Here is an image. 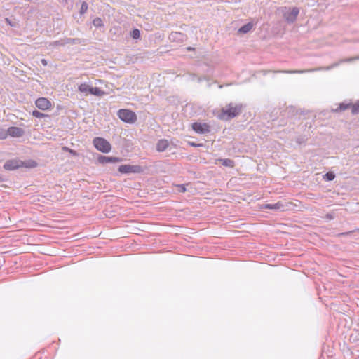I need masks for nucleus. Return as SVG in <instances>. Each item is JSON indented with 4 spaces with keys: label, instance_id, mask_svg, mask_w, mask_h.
<instances>
[{
    "label": "nucleus",
    "instance_id": "e433bc0d",
    "mask_svg": "<svg viewBox=\"0 0 359 359\" xmlns=\"http://www.w3.org/2000/svg\"><path fill=\"white\" fill-rule=\"evenodd\" d=\"M41 62L43 65H46V61L44 59H43Z\"/></svg>",
    "mask_w": 359,
    "mask_h": 359
},
{
    "label": "nucleus",
    "instance_id": "39448f33",
    "mask_svg": "<svg viewBox=\"0 0 359 359\" xmlns=\"http://www.w3.org/2000/svg\"><path fill=\"white\" fill-rule=\"evenodd\" d=\"M118 172L123 174L141 173L143 168L139 165H121L118 168Z\"/></svg>",
    "mask_w": 359,
    "mask_h": 359
},
{
    "label": "nucleus",
    "instance_id": "4be33fe9",
    "mask_svg": "<svg viewBox=\"0 0 359 359\" xmlns=\"http://www.w3.org/2000/svg\"><path fill=\"white\" fill-rule=\"evenodd\" d=\"M65 46V39L50 42L49 43L50 47H55V46Z\"/></svg>",
    "mask_w": 359,
    "mask_h": 359
},
{
    "label": "nucleus",
    "instance_id": "393cba45",
    "mask_svg": "<svg viewBox=\"0 0 359 359\" xmlns=\"http://www.w3.org/2000/svg\"><path fill=\"white\" fill-rule=\"evenodd\" d=\"M351 113L353 114H359V100L351 105Z\"/></svg>",
    "mask_w": 359,
    "mask_h": 359
},
{
    "label": "nucleus",
    "instance_id": "58836bf2",
    "mask_svg": "<svg viewBox=\"0 0 359 359\" xmlns=\"http://www.w3.org/2000/svg\"><path fill=\"white\" fill-rule=\"evenodd\" d=\"M6 20L9 23V25L13 26V25L11 24V22H10L8 18H6Z\"/></svg>",
    "mask_w": 359,
    "mask_h": 359
},
{
    "label": "nucleus",
    "instance_id": "c9c22d12",
    "mask_svg": "<svg viewBox=\"0 0 359 359\" xmlns=\"http://www.w3.org/2000/svg\"><path fill=\"white\" fill-rule=\"evenodd\" d=\"M4 181H5V179L4 177H2L1 176H0V182H4Z\"/></svg>",
    "mask_w": 359,
    "mask_h": 359
},
{
    "label": "nucleus",
    "instance_id": "bb28decb",
    "mask_svg": "<svg viewBox=\"0 0 359 359\" xmlns=\"http://www.w3.org/2000/svg\"><path fill=\"white\" fill-rule=\"evenodd\" d=\"M335 175L332 172H327L323 177V178L327 181H332Z\"/></svg>",
    "mask_w": 359,
    "mask_h": 359
},
{
    "label": "nucleus",
    "instance_id": "f257e3e1",
    "mask_svg": "<svg viewBox=\"0 0 359 359\" xmlns=\"http://www.w3.org/2000/svg\"><path fill=\"white\" fill-rule=\"evenodd\" d=\"M243 109L242 104L229 103L225 108H222L218 118L221 120H231L241 114Z\"/></svg>",
    "mask_w": 359,
    "mask_h": 359
},
{
    "label": "nucleus",
    "instance_id": "b1692460",
    "mask_svg": "<svg viewBox=\"0 0 359 359\" xmlns=\"http://www.w3.org/2000/svg\"><path fill=\"white\" fill-rule=\"evenodd\" d=\"M130 36L133 39H139L140 37V32L138 29H133L131 32H130Z\"/></svg>",
    "mask_w": 359,
    "mask_h": 359
},
{
    "label": "nucleus",
    "instance_id": "a211bd4d",
    "mask_svg": "<svg viewBox=\"0 0 359 359\" xmlns=\"http://www.w3.org/2000/svg\"><path fill=\"white\" fill-rule=\"evenodd\" d=\"M37 166V163L34 160H29L27 161H22V167L27 168H34Z\"/></svg>",
    "mask_w": 359,
    "mask_h": 359
},
{
    "label": "nucleus",
    "instance_id": "4468645a",
    "mask_svg": "<svg viewBox=\"0 0 359 359\" xmlns=\"http://www.w3.org/2000/svg\"><path fill=\"white\" fill-rule=\"evenodd\" d=\"M91 87L92 86H90L86 83H82L79 86L78 90L79 92L83 93L86 95H87L88 93L90 94Z\"/></svg>",
    "mask_w": 359,
    "mask_h": 359
},
{
    "label": "nucleus",
    "instance_id": "20e7f679",
    "mask_svg": "<svg viewBox=\"0 0 359 359\" xmlns=\"http://www.w3.org/2000/svg\"><path fill=\"white\" fill-rule=\"evenodd\" d=\"M117 114L121 121L128 123H134L137 118L136 114L130 109H119Z\"/></svg>",
    "mask_w": 359,
    "mask_h": 359
},
{
    "label": "nucleus",
    "instance_id": "72a5a7b5",
    "mask_svg": "<svg viewBox=\"0 0 359 359\" xmlns=\"http://www.w3.org/2000/svg\"><path fill=\"white\" fill-rule=\"evenodd\" d=\"M7 135H7V131H6V133H5L4 135V134H1V138L4 139V138H6V136H7Z\"/></svg>",
    "mask_w": 359,
    "mask_h": 359
},
{
    "label": "nucleus",
    "instance_id": "2eb2a0df",
    "mask_svg": "<svg viewBox=\"0 0 359 359\" xmlns=\"http://www.w3.org/2000/svg\"><path fill=\"white\" fill-rule=\"evenodd\" d=\"M352 103L351 102H341L339 104L338 107L332 111L334 112L344 111L347 109L351 108Z\"/></svg>",
    "mask_w": 359,
    "mask_h": 359
},
{
    "label": "nucleus",
    "instance_id": "5701e85b",
    "mask_svg": "<svg viewBox=\"0 0 359 359\" xmlns=\"http://www.w3.org/2000/svg\"><path fill=\"white\" fill-rule=\"evenodd\" d=\"M93 25L95 27H103L104 26V24H103V22H102V20L100 18H95V19H93Z\"/></svg>",
    "mask_w": 359,
    "mask_h": 359
},
{
    "label": "nucleus",
    "instance_id": "0eeeda50",
    "mask_svg": "<svg viewBox=\"0 0 359 359\" xmlns=\"http://www.w3.org/2000/svg\"><path fill=\"white\" fill-rule=\"evenodd\" d=\"M21 167H22V161L17 159L8 160L4 165V168L6 170H15Z\"/></svg>",
    "mask_w": 359,
    "mask_h": 359
},
{
    "label": "nucleus",
    "instance_id": "f8f14e48",
    "mask_svg": "<svg viewBox=\"0 0 359 359\" xmlns=\"http://www.w3.org/2000/svg\"><path fill=\"white\" fill-rule=\"evenodd\" d=\"M332 68V67H327L324 68H316V69H303V70H284V71H280V72L283 73H287V74H303L306 72H316L321 69H325L329 70Z\"/></svg>",
    "mask_w": 359,
    "mask_h": 359
},
{
    "label": "nucleus",
    "instance_id": "c85d7f7f",
    "mask_svg": "<svg viewBox=\"0 0 359 359\" xmlns=\"http://www.w3.org/2000/svg\"><path fill=\"white\" fill-rule=\"evenodd\" d=\"M177 187L179 188V191L180 192H185L187 190L184 184H178Z\"/></svg>",
    "mask_w": 359,
    "mask_h": 359
},
{
    "label": "nucleus",
    "instance_id": "2f4dec72",
    "mask_svg": "<svg viewBox=\"0 0 359 359\" xmlns=\"http://www.w3.org/2000/svg\"><path fill=\"white\" fill-rule=\"evenodd\" d=\"M305 140L303 137H298L296 140V142L299 144H302L304 142Z\"/></svg>",
    "mask_w": 359,
    "mask_h": 359
},
{
    "label": "nucleus",
    "instance_id": "c756f323",
    "mask_svg": "<svg viewBox=\"0 0 359 359\" xmlns=\"http://www.w3.org/2000/svg\"><path fill=\"white\" fill-rule=\"evenodd\" d=\"M189 145L194 147H203V144L199 143H195V142H189Z\"/></svg>",
    "mask_w": 359,
    "mask_h": 359
},
{
    "label": "nucleus",
    "instance_id": "aec40b11",
    "mask_svg": "<svg viewBox=\"0 0 359 359\" xmlns=\"http://www.w3.org/2000/svg\"><path fill=\"white\" fill-rule=\"evenodd\" d=\"M222 162V165L233 168L234 166V161L229 158H222L219 160Z\"/></svg>",
    "mask_w": 359,
    "mask_h": 359
},
{
    "label": "nucleus",
    "instance_id": "f704fd0d",
    "mask_svg": "<svg viewBox=\"0 0 359 359\" xmlns=\"http://www.w3.org/2000/svg\"><path fill=\"white\" fill-rule=\"evenodd\" d=\"M187 50L189 51H191V50H194V48H192V47H187Z\"/></svg>",
    "mask_w": 359,
    "mask_h": 359
},
{
    "label": "nucleus",
    "instance_id": "4c0bfd02",
    "mask_svg": "<svg viewBox=\"0 0 359 359\" xmlns=\"http://www.w3.org/2000/svg\"><path fill=\"white\" fill-rule=\"evenodd\" d=\"M351 232L342 233L341 235H348Z\"/></svg>",
    "mask_w": 359,
    "mask_h": 359
},
{
    "label": "nucleus",
    "instance_id": "9d476101",
    "mask_svg": "<svg viewBox=\"0 0 359 359\" xmlns=\"http://www.w3.org/2000/svg\"><path fill=\"white\" fill-rule=\"evenodd\" d=\"M35 104L41 110H47L51 107L50 102L46 97L38 98L35 102Z\"/></svg>",
    "mask_w": 359,
    "mask_h": 359
},
{
    "label": "nucleus",
    "instance_id": "6e6552de",
    "mask_svg": "<svg viewBox=\"0 0 359 359\" xmlns=\"http://www.w3.org/2000/svg\"><path fill=\"white\" fill-rule=\"evenodd\" d=\"M168 38L172 42L182 43L187 40V36L180 32H172Z\"/></svg>",
    "mask_w": 359,
    "mask_h": 359
},
{
    "label": "nucleus",
    "instance_id": "423d86ee",
    "mask_svg": "<svg viewBox=\"0 0 359 359\" xmlns=\"http://www.w3.org/2000/svg\"><path fill=\"white\" fill-rule=\"evenodd\" d=\"M191 127L198 134H205L210 131V126L206 123L194 122L192 123Z\"/></svg>",
    "mask_w": 359,
    "mask_h": 359
},
{
    "label": "nucleus",
    "instance_id": "a878e982",
    "mask_svg": "<svg viewBox=\"0 0 359 359\" xmlns=\"http://www.w3.org/2000/svg\"><path fill=\"white\" fill-rule=\"evenodd\" d=\"M88 6L86 1H83L80 8V14H84L88 10Z\"/></svg>",
    "mask_w": 359,
    "mask_h": 359
},
{
    "label": "nucleus",
    "instance_id": "9b49d317",
    "mask_svg": "<svg viewBox=\"0 0 359 359\" xmlns=\"http://www.w3.org/2000/svg\"><path fill=\"white\" fill-rule=\"evenodd\" d=\"M25 134V130L19 127L11 126L7 129V135L13 137H20Z\"/></svg>",
    "mask_w": 359,
    "mask_h": 359
},
{
    "label": "nucleus",
    "instance_id": "7ed1b4c3",
    "mask_svg": "<svg viewBox=\"0 0 359 359\" xmlns=\"http://www.w3.org/2000/svg\"><path fill=\"white\" fill-rule=\"evenodd\" d=\"M94 147L102 153H109L111 150V144L104 138L96 137L93 140Z\"/></svg>",
    "mask_w": 359,
    "mask_h": 359
},
{
    "label": "nucleus",
    "instance_id": "1a4fd4ad",
    "mask_svg": "<svg viewBox=\"0 0 359 359\" xmlns=\"http://www.w3.org/2000/svg\"><path fill=\"white\" fill-rule=\"evenodd\" d=\"M97 161L101 164H107V163H114L118 162H121L122 158L114 156H105L102 155H99L97 158Z\"/></svg>",
    "mask_w": 359,
    "mask_h": 359
},
{
    "label": "nucleus",
    "instance_id": "412c9836",
    "mask_svg": "<svg viewBox=\"0 0 359 359\" xmlns=\"http://www.w3.org/2000/svg\"><path fill=\"white\" fill-rule=\"evenodd\" d=\"M90 94L96 96H102L104 93L98 87H91Z\"/></svg>",
    "mask_w": 359,
    "mask_h": 359
},
{
    "label": "nucleus",
    "instance_id": "dca6fc26",
    "mask_svg": "<svg viewBox=\"0 0 359 359\" xmlns=\"http://www.w3.org/2000/svg\"><path fill=\"white\" fill-rule=\"evenodd\" d=\"M252 27L253 24L252 22H248L241 27L238 29V32L241 34H247L252 29Z\"/></svg>",
    "mask_w": 359,
    "mask_h": 359
},
{
    "label": "nucleus",
    "instance_id": "473e14b6",
    "mask_svg": "<svg viewBox=\"0 0 359 359\" xmlns=\"http://www.w3.org/2000/svg\"><path fill=\"white\" fill-rule=\"evenodd\" d=\"M359 60V56H358V57H355V58H349V59H348V60H347V61H352V60Z\"/></svg>",
    "mask_w": 359,
    "mask_h": 359
},
{
    "label": "nucleus",
    "instance_id": "6ab92c4d",
    "mask_svg": "<svg viewBox=\"0 0 359 359\" xmlns=\"http://www.w3.org/2000/svg\"><path fill=\"white\" fill-rule=\"evenodd\" d=\"M81 43V39L79 38H65V43L67 44H80Z\"/></svg>",
    "mask_w": 359,
    "mask_h": 359
},
{
    "label": "nucleus",
    "instance_id": "cd10ccee",
    "mask_svg": "<svg viewBox=\"0 0 359 359\" xmlns=\"http://www.w3.org/2000/svg\"><path fill=\"white\" fill-rule=\"evenodd\" d=\"M32 116L36 117V118H43L46 116V115L37 110H34L32 111Z\"/></svg>",
    "mask_w": 359,
    "mask_h": 359
},
{
    "label": "nucleus",
    "instance_id": "ddd939ff",
    "mask_svg": "<svg viewBox=\"0 0 359 359\" xmlns=\"http://www.w3.org/2000/svg\"><path fill=\"white\" fill-rule=\"evenodd\" d=\"M169 146V142L167 140L163 139L158 140L156 144V150L158 151H164Z\"/></svg>",
    "mask_w": 359,
    "mask_h": 359
},
{
    "label": "nucleus",
    "instance_id": "f3484780",
    "mask_svg": "<svg viewBox=\"0 0 359 359\" xmlns=\"http://www.w3.org/2000/svg\"><path fill=\"white\" fill-rule=\"evenodd\" d=\"M283 207V205L280 203H276L274 204H264L263 205V208L264 209H270V210H279Z\"/></svg>",
    "mask_w": 359,
    "mask_h": 359
},
{
    "label": "nucleus",
    "instance_id": "f03ea898",
    "mask_svg": "<svg viewBox=\"0 0 359 359\" xmlns=\"http://www.w3.org/2000/svg\"><path fill=\"white\" fill-rule=\"evenodd\" d=\"M283 17L288 24L294 23L299 13V9L297 7L292 8L288 7L282 8Z\"/></svg>",
    "mask_w": 359,
    "mask_h": 359
},
{
    "label": "nucleus",
    "instance_id": "7c9ffc66",
    "mask_svg": "<svg viewBox=\"0 0 359 359\" xmlns=\"http://www.w3.org/2000/svg\"><path fill=\"white\" fill-rule=\"evenodd\" d=\"M325 218L329 219V220H332V219H333L334 218V217L333 214L327 213L325 215Z\"/></svg>",
    "mask_w": 359,
    "mask_h": 359
}]
</instances>
